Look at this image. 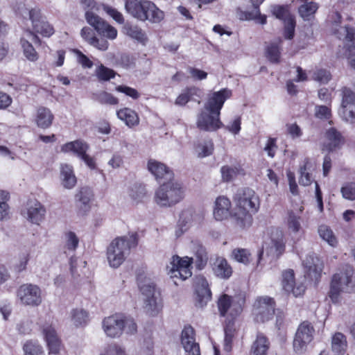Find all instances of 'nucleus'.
<instances>
[{"label": "nucleus", "instance_id": "f257e3e1", "mask_svg": "<svg viewBox=\"0 0 355 355\" xmlns=\"http://www.w3.org/2000/svg\"><path fill=\"white\" fill-rule=\"evenodd\" d=\"M236 205V211L232 218L236 225L241 230H247L253 223L252 214L257 213L260 208V199L251 188L244 187L239 189L233 196Z\"/></svg>", "mask_w": 355, "mask_h": 355}, {"label": "nucleus", "instance_id": "f03ea898", "mask_svg": "<svg viewBox=\"0 0 355 355\" xmlns=\"http://www.w3.org/2000/svg\"><path fill=\"white\" fill-rule=\"evenodd\" d=\"M245 304V297L241 294L231 296L223 293L218 299L217 306L220 315L226 317L224 324L225 348L232 347L236 334L235 320L243 312Z\"/></svg>", "mask_w": 355, "mask_h": 355}, {"label": "nucleus", "instance_id": "7ed1b4c3", "mask_svg": "<svg viewBox=\"0 0 355 355\" xmlns=\"http://www.w3.org/2000/svg\"><path fill=\"white\" fill-rule=\"evenodd\" d=\"M128 236L129 237L123 236L115 238L107 247V257L112 268L119 267L129 255L130 250L138 245V233L130 232Z\"/></svg>", "mask_w": 355, "mask_h": 355}, {"label": "nucleus", "instance_id": "20e7f679", "mask_svg": "<svg viewBox=\"0 0 355 355\" xmlns=\"http://www.w3.org/2000/svg\"><path fill=\"white\" fill-rule=\"evenodd\" d=\"M125 9L130 15L141 21L158 24L165 17L164 11L149 0H125Z\"/></svg>", "mask_w": 355, "mask_h": 355}, {"label": "nucleus", "instance_id": "39448f33", "mask_svg": "<svg viewBox=\"0 0 355 355\" xmlns=\"http://www.w3.org/2000/svg\"><path fill=\"white\" fill-rule=\"evenodd\" d=\"M12 9L17 17L31 21L33 31L44 37H50L55 33L53 26L47 21L43 19V15L40 7L28 6L24 3H17Z\"/></svg>", "mask_w": 355, "mask_h": 355}, {"label": "nucleus", "instance_id": "423d86ee", "mask_svg": "<svg viewBox=\"0 0 355 355\" xmlns=\"http://www.w3.org/2000/svg\"><path fill=\"white\" fill-rule=\"evenodd\" d=\"M344 289L349 293L355 289V270L349 265H346L331 277L328 296L333 303L339 302Z\"/></svg>", "mask_w": 355, "mask_h": 355}, {"label": "nucleus", "instance_id": "0eeeda50", "mask_svg": "<svg viewBox=\"0 0 355 355\" xmlns=\"http://www.w3.org/2000/svg\"><path fill=\"white\" fill-rule=\"evenodd\" d=\"M137 280L141 293L146 297L144 305V311L149 316L158 315L162 313L163 301L159 291L157 290L155 284L150 281L143 282L140 279V276L137 277Z\"/></svg>", "mask_w": 355, "mask_h": 355}, {"label": "nucleus", "instance_id": "6e6552de", "mask_svg": "<svg viewBox=\"0 0 355 355\" xmlns=\"http://www.w3.org/2000/svg\"><path fill=\"white\" fill-rule=\"evenodd\" d=\"M184 198V190L181 184L166 182L160 184L155 194V202L160 207H171Z\"/></svg>", "mask_w": 355, "mask_h": 355}, {"label": "nucleus", "instance_id": "1a4fd4ad", "mask_svg": "<svg viewBox=\"0 0 355 355\" xmlns=\"http://www.w3.org/2000/svg\"><path fill=\"white\" fill-rule=\"evenodd\" d=\"M193 259L187 256L180 257L175 254L171 257V261L166 266V272L175 285L185 281L192 275V264Z\"/></svg>", "mask_w": 355, "mask_h": 355}, {"label": "nucleus", "instance_id": "9d476101", "mask_svg": "<svg viewBox=\"0 0 355 355\" xmlns=\"http://www.w3.org/2000/svg\"><path fill=\"white\" fill-rule=\"evenodd\" d=\"M315 329L309 320L302 321L298 326L294 336L293 347L295 353L302 354L314 338Z\"/></svg>", "mask_w": 355, "mask_h": 355}, {"label": "nucleus", "instance_id": "9b49d317", "mask_svg": "<svg viewBox=\"0 0 355 355\" xmlns=\"http://www.w3.org/2000/svg\"><path fill=\"white\" fill-rule=\"evenodd\" d=\"M276 302L269 296L258 297L254 304V319L258 322H265L273 318Z\"/></svg>", "mask_w": 355, "mask_h": 355}, {"label": "nucleus", "instance_id": "f8f14e48", "mask_svg": "<svg viewBox=\"0 0 355 355\" xmlns=\"http://www.w3.org/2000/svg\"><path fill=\"white\" fill-rule=\"evenodd\" d=\"M17 297L21 304L29 306H38L42 302L40 288L33 284H24L17 290Z\"/></svg>", "mask_w": 355, "mask_h": 355}, {"label": "nucleus", "instance_id": "ddd939ff", "mask_svg": "<svg viewBox=\"0 0 355 355\" xmlns=\"http://www.w3.org/2000/svg\"><path fill=\"white\" fill-rule=\"evenodd\" d=\"M196 124L200 130L209 132H216L224 125L220 114L209 112L205 108L198 113Z\"/></svg>", "mask_w": 355, "mask_h": 355}, {"label": "nucleus", "instance_id": "4468645a", "mask_svg": "<svg viewBox=\"0 0 355 355\" xmlns=\"http://www.w3.org/2000/svg\"><path fill=\"white\" fill-rule=\"evenodd\" d=\"M85 18L87 23L94 27L99 35L110 40H114L116 37L117 30L93 12L87 10Z\"/></svg>", "mask_w": 355, "mask_h": 355}, {"label": "nucleus", "instance_id": "2eb2a0df", "mask_svg": "<svg viewBox=\"0 0 355 355\" xmlns=\"http://www.w3.org/2000/svg\"><path fill=\"white\" fill-rule=\"evenodd\" d=\"M281 284L285 292L292 294L295 297L303 296L306 289L304 283H296L295 275L293 269L282 271Z\"/></svg>", "mask_w": 355, "mask_h": 355}, {"label": "nucleus", "instance_id": "dca6fc26", "mask_svg": "<svg viewBox=\"0 0 355 355\" xmlns=\"http://www.w3.org/2000/svg\"><path fill=\"white\" fill-rule=\"evenodd\" d=\"M42 334L46 343L49 355H66L62 340L51 324L44 327Z\"/></svg>", "mask_w": 355, "mask_h": 355}, {"label": "nucleus", "instance_id": "f3484780", "mask_svg": "<svg viewBox=\"0 0 355 355\" xmlns=\"http://www.w3.org/2000/svg\"><path fill=\"white\" fill-rule=\"evenodd\" d=\"M147 168L159 184L174 180L173 171L162 162L150 159L147 163Z\"/></svg>", "mask_w": 355, "mask_h": 355}, {"label": "nucleus", "instance_id": "a211bd4d", "mask_svg": "<svg viewBox=\"0 0 355 355\" xmlns=\"http://www.w3.org/2000/svg\"><path fill=\"white\" fill-rule=\"evenodd\" d=\"M232 92L227 88H223L218 92H214L207 98L204 108L209 112L220 114L225 102L231 98Z\"/></svg>", "mask_w": 355, "mask_h": 355}, {"label": "nucleus", "instance_id": "6ab92c4d", "mask_svg": "<svg viewBox=\"0 0 355 355\" xmlns=\"http://www.w3.org/2000/svg\"><path fill=\"white\" fill-rule=\"evenodd\" d=\"M303 265L304 277L315 283H318L322 277L324 268L320 259L314 254L308 255L304 261Z\"/></svg>", "mask_w": 355, "mask_h": 355}, {"label": "nucleus", "instance_id": "aec40b11", "mask_svg": "<svg viewBox=\"0 0 355 355\" xmlns=\"http://www.w3.org/2000/svg\"><path fill=\"white\" fill-rule=\"evenodd\" d=\"M195 301L196 306L203 307L211 299V291L207 279L202 275L195 278Z\"/></svg>", "mask_w": 355, "mask_h": 355}, {"label": "nucleus", "instance_id": "412c9836", "mask_svg": "<svg viewBox=\"0 0 355 355\" xmlns=\"http://www.w3.org/2000/svg\"><path fill=\"white\" fill-rule=\"evenodd\" d=\"M180 340L186 355H201L200 345L196 340V331L191 325L187 324L184 327Z\"/></svg>", "mask_w": 355, "mask_h": 355}, {"label": "nucleus", "instance_id": "4be33fe9", "mask_svg": "<svg viewBox=\"0 0 355 355\" xmlns=\"http://www.w3.org/2000/svg\"><path fill=\"white\" fill-rule=\"evenodd\" d=\"M103 328L106 335L111 338L119 337L123 332V315L114 314L103 320Z\"/></svg>", "mask_w": 355, "mask_h": 355}, {"label": "nucleus", "instance_id": "5701e85b", "mask_svg": "<svg viewBox=\"0 0 355 355\" xmlns=\"http://www.w3.org/2000/svg\"><path fill=\"white\" fill-rule=\"evenodd\" d=\"M265 0H250L252 3V11H244L240 8L236 9L238 17L242 21L254 20L256 22L264 25L267 23V17L262 15L260 11V6Z\"/></svg>", "mask_w": 355, "mask_h": 355}, {"label": "nucleus", "instance_id": "b1692460", "mask_svg": "<svg viewBox=\"0 0 355 355\" xmlns=\"http://www.w3.org/2000/svg\"><path fill=\"white\" fill-rule=\"evenodd\" d=\"M324 139L322 150L329 153L340 149L345 143V139L342 133L335 128H330L326 130Z\"/></svg>", "mask_w": 355, "mask_h": 355}, {"label": "nucleus", "instance_id": "393cba45", "mask_svg": "<svg viewBox=\"0 0 355 355\" xmlns=\"http://www.w3.org/2000/svg\"><path fill=\"white\" fill-rule=\"evenodd\" d=\"M232 202L225 196H219L214 202L213 215L216 220L222 221L232 218Z\"/></svg>", "mask_w": 355, "mask_h": 355}, {"label": "nucleus", "instance_id": "a878e982", "mask_svg": "<svg viewBox=\"0 0 355 355\" xmlns=\"http://www.w3.org/2000/svg\"><path fill=\"white\" fill-rule=\"evenodd\" d=\"M94 196V193L89 187L80 188L76 194L78 215L85 216L90 211Z\"/></svg>", "mask_w": 355, "mask_h": 355}, {"label": "nucleus", "instance_id": "bb28decb", "mask_svg": "<svg viewBox=\"0 0 355 355\" xmlns=\"http://www.w3.org/2000/svg\"><path fill=\"white\" fill-rule=\"evenodd\" d=\"M214 274L218 278L228 279L232 275L233 270L227 259L218 257L212 264Z\"/></svg>", "mask_w": 355, "mask_h": 355}, {"label": "nucleus", "instance_id": "cd10ccee", "mask_svg": "<svg viewBox=\"0 0 355 355\" xmlns=\"http://www.w3.org/2000/svg\"><path fill=\"white\" fill-rule=\"evenodd\" d=\"M46 209L44 206L37 200L30 202L28 204V219L34 224L40 225L44 219Z\"/></svg>", "mask_w": 355, "mask_h": 355}, {"label": "nucleus", "instance_id": "c85d7f7f", "mask_svg": "<svg viewBox=\"0 0 355 355\" xmlns=\"http://www.w3.org/2000/svg\"><path fill=\"white\" fill-rule=\"evenodd\" d=\"M271 243L274 249V257L278 259L286 251V239L279 228H275L271 233Z\"/></svg>", "mask_w": 355, "mask_h": 355}, {"label": "nucleus", "instance_id": "c756f323", "mask_svg": "<svg viewBox=\"0 0 355 355\" xmlns=\"http://www.w3.org/2000/svg\"><path fill=\"white\" fill-rule=\"evenodd\" d=\"M54 115L48 107L40 106L36 110L35 122L38 128L47 129L51 126Z\"/></svg>", "mask_w": 355, "mask_h": 355}, {"label": "nucleus", "instance_id": "7c9ffc66", "mask_svg": "<svg viewBox=\"0 0 355 355\" xmlns=\"http://www.w3.org/2000/svg\"><path fill=\"white\" fill-rule=\"evenodd\" d=\"M270 347L268 338L261 332L257 334L251 346L250 355H267Z\"/></svg>", "mask_w": 355, "mask_h": 355}, {"label": "nucleus", "instance_id": "2f4dec72", "mask_svg": "<svg viewBox=\"0 0 355 355\" xmlns=\"http://www.w3.org/2000/svg\"><path fill=\"white\" fill-rule=\"evenodd\" d=\"M283 40L278 37L275 42H270L265 48V56L272 64H278L281 61L282 44Z\"/></svg>", "mask_w": 355, "mask_h": 355}, {"label": "nucleus", "instance_id": "473e14b6", "mask_svg": "<svg viewBox=\"0 0 355 355\" xmlns=\"http://www.w3.org/2000/svg\"><path fill=\"white\" fill-rule=\"evenodd\" d=\"M89 148V146L86 141L82 139H76L63 144L61 146V151L64 153H73L80 158L82 155H84L85 153L87 152Z\"/></svg>", "mask_w": 355, "mask_h": 355}, {"label": "nucleus", "instance_id": "72a5a7b5", "mask_svg": "<svg viewBox=\"0 0 355 355\" xmlns=\"http://www.w3.org/2000/svg\"><path fill=\"white\" fill-rule=\"evenodd\" d=\"M117 117L123 121L127 126L132 128L139 123V117L138 114L129 107L121 108L116 112Z\"/></svg>", "mask_w": 355, "mask_h": 355}, {"label": "nucleus", "instance_id": "f704fd0d", "mask_svg": "<svg viewBox=\"0 0 355 355\" xmlns=\"http://www.w3.org/2000/svg\"><path fill=\"white\" fill-rule=\"evenodd\" d=\"M347 349L346 336L340 332H336L331 337V350L336 355H344Z\"/></svg>", "mask_w": 355, "mask_h": 355}, {"label": "nucleus", "instance_id": "c9c22d12", "mask_svg": "<svg viewBox=\"0 0 355 355\" xmlns=\"http://www.w3.org/2000/svg\"><path fill=\"white\" fill-rule=\"evenodd\" d=\"M62 183L64 188L72 189L77 182L73 167L68 164L62 166L61 168Z\"/></svg>", "mask_w": 355, "mask_h": 355}, {"label": "nucleus", "instance_id": "e433bc0d", "mask_svg": "<svg viewBox=\"0 0 355 355\" xmlns=\"http://www.w3.org/2000/svg\"><path fill=\"white\" fill-rule=\"evenodd\" d=\"M221 177L223 182H230L239 175H244L245 170L240 166H223L220 168Z\"/></svg>", "mask_w": 355, "mask_h": 355}, {"label": "nucleus", "instance_id": "4c0bfd02", "mask_svg": "<svg viewBox=\"0 0 355 355\" xmlns=\"http://www.w3.org/2000/svg\"><path fill=\"white\" fill-rule=\"evenodd\" d=\"M125 33L131 38L145 45L148 39L146 33L137 25L128 24L124 27Z\"/></svg>", "mask_w": 355, "mask_h": 355}, {"label": "nucleus", "instance_id": "58836bf2", "mask_svg": "<svg viewBox=\"0 0 355 355\" xmlns=\"http://www.w3.org/2000/svg\"><path fill=\"white\" fill-rule=\"evenodd\" d=\"M71 320L76 327H83L89 321V313L83 309H73L71 311Z\"/></svg>", "mask_w": 355, "mask_h": 355}, {"label": "nucleus", "instance_id": "ea45409f", "mask_svg": "<svg viewBox=\"0 0 355 355\" xmlns=\"http://www.w3.org/2000/svg\"><path fill=\"white\" fill-rule=\"evenodd\" d=\"M19 42L23 54L28 61L35 62L39 60V53L29 41L24 37H21Z\"/></svg>", "mask_w": 355, "mask_h": 355}, {"label": "nucleus", "instance_id": "a19ab883", "mask_svg": "<svg viewBox=\"0 0 355 355\" xmlns=\"http://www.w3.org/2000/svg\"><path fill=\"white\" fill-rule=\"evenodd\" d=\"M285 223L288 230L293 233H297L301 230V217L293 210L287 211Z\"/></svg>", "mask_w": 355, "mask_h": 355}, {"label": "nucleus", "instance_id": "79ce46f5", "mask_svg": "<svg viewBox=\"0 0 355 355\" xmlns=\"http://www.w3.org/2000/svg\"><path fill=\"white\" fill-rule=\"evenodd\" d=\"M117 73L112 69L101 64L95 69V75L101 82L109 81L116 77Z\"/></svg>", "mask_w": 355, "mask_h": 355}, {"label": "nucleus", "instance_id": "37998d69", "mask_svg": "<svg viewBox=\"0 0 355 355\" xmlns=\"http://www.w3.org/2000/svg\"><path fill=\"white\" fill-rule=\"evenodd\" d=\"M343 31V40L347 46L348 50L352 51L355 49V26L345 25L342 27Z\"/></svg>", "mask_w": 355, "mask_h": 355}, {"label": "nucleus", "instance_id": "c03bdc74", "mask_svg": "<svg viewBox=\"0 0 355 355\" xmlns=\"http://www.w3.org/2000/svg\"><path fill=\"white\" fill-rule=\"evenodd\" d=\"M318 9V5L313 1L305 2L301 5L298 8V12L300 16L304 20H309V17L313 15Z\"/></svg>", "mask_w": 355, "mask_h": 355}, {"label": "nucleus", "instance_id": "a18cd8bd", "mask_svg": "<svg viewBox=\"0 0 355 355\" xmlns=\"http://www.w3.org/2000/svg\"><path fill=\"white\" fill-rule=\"evenodd\" d=\"M198 88L194 86L187 87L183 92L176 98L175 103L178 105H185L194 95H196Z\"/></svg>", "mask_w": 355, "mask_h": 355}, {"label": "nucleus", "instance_id": "49530a36", "mask_svg": "<svg viewBox=\"0 0 355 355\" xmlns=\"http://www.w3.org/2000/svg\"><path fill=\"white\" fill-rule=\"evenodd\" d=\"M24 355H44L42 347L32 340L26 341L23 345Z\"/></svg>", "mask_w": 355, "mask_h": 355}, {"label": "nucleus", "instance_id": "de8ad7c7", "mask_svg": "<svg viewBox=\"0 0 355 355\" xmlns=\"http://www.w3.org/2000/svg\"><path fill=\"white\" fill-rule=\"evenodd\" d=\"M9 200V192L4 190H0V221L4 220L8 216L10 207L8 202Z\"/></svg>", "mask_w": 355, "mask_h": 355}, {"label": "nucleus", "instance_id": "09e8293b", "mask_svg": "<svg viewBox=\"0 0 355 355\" xmlns=\"http://www.w3.org/2000/svg\"><path fill=\"white\" fill-rule=\"evenodd\" d=\"M232 257L237 262L247 265L251 260V254L248 249L235 248L232 252Z\"/></svg>", "mask_w": 355, "mask_h": 355}, {"label": "nucleus", "instance_id": "8fccbe9b", "mask_svg": "<svg viewBox=\"0 0 355 355\" xmlns=\"http://www.w3.org/2000/svg\"><path fill=\"white\" fill-rule=\"evenodd\" d=\"M320 237L326 241L331 246L336 247L338 244V240L333 231L327 225H321L318 229Z\"/></svg>", "mask_w": 355, "mask_h": 355}, {"label": "nucleus", "instance_id": "3c124183", "mask_svg": "<svg viewBox=\"0 0 355 355\" xmlns=\"http://www.w3.org/2000/svg\"><path fill=\"white\" fill-rule=\"evenodd\" d=\"M129 195L133 200L137 202L141 201L146 195L145 186L141 183L134 184L130 189Z\"/></svg>", "mask_w": 355, "mask_h": 355}, {"label": "nucleus", "instance_id": "603ef678", "mask_svg": "<svg viewBox=\"0 0 355 355\" xmlns=\"http://www.w3.org/2000/svg\"><path fill=\"white\" fill-rule=\"evenodd\" d=\"M96 100L102 105H116L119 103L118 98L105 91L97 94L96 95Z\"/></svg>", "mask_w": 355, "mask_h": 355}, {"label": "nucleus", "instance_id": "864d4df0", "mask_svg": "<svg viewBox=\"0 0 355 355\" xmlns=\"http://www.w3.org/2000/svg\"><path fill=\"white\" fill-rule=\"evenodd\" d=\"M296 21L293 16H288L285 19L284 27V37L287 40H292L295 36Z\"/></svg>", "mask_w": 355, "mask_h": 355}, {"label": "nucleus", "instance_id": "5fc2aeb1", "mask_svg": "<svg viewBox=\"0 0 355 355\" xmlns=\"http://www.w3.org/2000/svg\"><path fill=\"white\" fill-rule=\"evenodd\" d=\"M341 116L343 119L351 123H355V103L341 106Z\"/></svg>", "mask_w": 355, "mask_h": 355}, {"label": "nucleus", "instance_id": "6e6d98bb", "mask_svg": "<svg viewBox=\"0 0 355 355\" xmlns=\"http://www.w3.org/2000/svg\"><path fill=\"white\" fill-rule=\"evenodd\" d=\"M271 12L277 19L283 20L284 21H285V19L288 17V16H292L287 6L284 5H272L271 6Z\"/></svg>", "mask_w": 355, "mask_h": 355}, {"label": "nucleus", "instance_id": "4d7b16f0", "mask_svg": "<svg viewBox=\"0 0 355 355\" xmlns=\"http://www.w3.org/2000/svg\"><path fill=\"white\" fill-rule=\"evenodd\" d=\"M344 198L349 200H355V182H345L340 189Z\"/></svg>", "mask_w": 355, "mask_h": 355}, {"label": "nucleus", "instance_id": "13d9d810", "mask_svg": "<svg viewBox=\"0 0 355 355\" xmlns=\"http://www.w3.org/2000/svg\"><path fill=\"white\" fill-rule=\"evenodd\" d=\"M198 150V157H205L212 154L214 151V143L211 139L207 141L204 144H198L196 146Z\"/></svg>", "mask_w": 355, "mask_h": 355}, {"label": "nucleus", "instance_id": "bf43d9fd", "mask_svg": "<svg viewBox=\"0 0 355 355\" xmlns=\"http://www.w3.org/2000/svg\"><path fill=\"white\" fill-rule=\"evenodd\" d=\"M103 9L110 17H111L118 24H123L124 23L125 19L123 15H122L121 12L118 11L117 9L108 5H103Z\"/></svg>", "mask_w": 355, "mask_h": 355}, {"label": "nucleus", "instance_id": "052dcab7", "mask_svg": "<svg viewBox=\"0 0 355 355\" xmlns=\"http://www.w3.org/2000/svg\"><path fill=\"white\" fill-rule=\"evenodd\" d=\"M115 90L118 92L123 93L133 100H138L140 98L139 92L135 88L127 85H121L115 87Z\"/></svg>", "mask_w": 355, "mask_h": 355}, {"label": "nucleus", "instance_id": "680f3d73", "mask_svg": "<svg viewBox=\"0 0 355 355\" xmlns=\"http://www.w3.org/2000/svg\"><path fill=\"white\" fill-rule=\"evenodd\" d=\"M65 248L71 251H75L78 248L79 239L73 232H68L65 234Z\"/></svg>", "mask_w": 355, "mask_h": 355}, {"label": "nucleus", "instance_id": "e2e57ef3", "mask_svg": "<svg viewBox=\"0 0 355 355\" xmlns=\"http://www.w3.org/2000/svg\"><path fill=\"white\" fill-rule=\"evenodd\" d=\"M331 78V75L327 69H319L313 73V79L322 83H327Z\"/></svg>", "mask_w": 355, "mask_h": 355}, {"label": "nucleus", "instance_id": "0e129e2a", "mask_svg": "<svg viewBox=\"0 0 355 355\" xmlns=\"http://www.w3.org/2000/svg\"><path fill=\"white\" fill-rule=\"evenodd\" d=\"M341 96V106L355 103V92L347 87H343L342 88Z\"/></svg>", "mask_w": 355, "mask_h": 355}, {"label": "nucleus", "instance_id": "69168bd1", "mask_svg": "<svg viewBox=\"0 0 355 355\" xmlns=\"http://www.w3.org/2000/svg\"><path fill=\"white\" fill-rule=\"evenodd\" d=\"M315 116L320 119H330L331 117V108L326 105H318L315 107Z\"/></svg>", "mask_w": 355, "mask_h": 355}, {"label": "nucleus", "instance_id": "338daca9", "mask_svg": "<svg viewBox=\"0 0 355 355\" xmlns=\"http://www.w3.org/2000/svg\"><path fill=\"white\" fill-rule=\"evenodd\" d=\"M208 256L205 252L197 251L195 254V266L197 269H203L206 266Z\"/></svg>", "mask_w": 355, "mask_h": 355}, {"label": "nucleus", "instance_id": "774afa93", "mask_svg": "<svg viewBox=\"0 0 355 355\" xmlns=\"http://www.w3.org/2000/svg\"><path fill=\"white\" fill-rule=\"evenodd\" d=\"M100 355H126L125 349L116 343H112L107 345L105 350V354Z\"/></svg>", "mask_w": 355, "mask_h": 355}]
</instances>
